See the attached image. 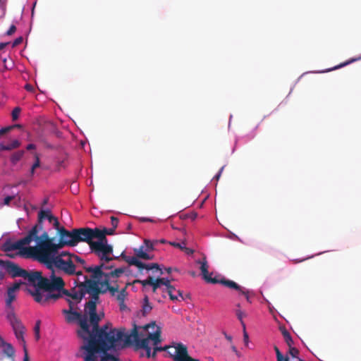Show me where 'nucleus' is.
<instances>
[{
    "mask_svg": "<svg viewBox=\"0 0 361 361\" xmlns=\"http://www.w3.org/2000/svg\"><path fill=\"white\" fill-rule=\"evenodd\" d=\"M89 314V334L83 338L87 342L81 347V349L88 348L92 346L93 348H99L102 352H106L115 348L118 343L123 339L124 333L121 330L112 329L109 330L108 324L99 327V322L102 316L97 312V306L92 301L89 304L87 308Z\"/></svg>",
    "mask_w": 361,
    "mask_h": 361,
    "instance_id": "1",
    "label": "nucleus"
},
{
    "mask_svg": "<svg viewBox=\"0 0 361 361\" xmlns=\"http://www.w3.org/2000/svg\"><path fill=\"white\" fill-rule=\"evenodd\" d=\"M24 280L27 284L33 286V290H30L34 300L42 305L53 303L61 298L62 295L54 293L55 290L63 289L65 283L61 276H57L51 273L49 277L42 276L39 271H26Z\"/></svg>",
    "mask_w": 361,
    "mask_h": 361,
    "instance_id": "2",
    "label": "nucleus"
},
{
    "mask_svg": "<svg viewBox=\"0 0 361 361\" xmlns=\"http://www.w3.org/2000/svg\"><path fill=\"white\" fill-rule=\"evenodd\" d=\"M34 241L37 243L35 246L23 245L21 248H15V250H18L20 256L34 259L47 267L59 250L57 244L54 243V238H50L47 231H43L40 238Z\"/></svg>",
    "mask_w": 361,
    "mask_h": 361,
    "instance_id": "3",
    "label": "nucleus"
},
{
    "mask_svg": "<svg viewBox=\"0 0 361 361\" xmlns=\"http://www.w3.org/2000/svg\"><path fill=\"white\" fill-rule=\"evenodd\" d=\"M83 281L78 282V290L75 288L72 289L70 292L66 289H64V286L63 289L61 290H55L54 291H57V293L61 295V293L71 297L72 299L75 300L76 303L80 302L82 298L85 296L86 293L90 295V300L88 302H94V305L97 306V304L99 302V292L98 287V281H93L91 279H89L87 276H83Z\"/></svg>",
    "mask_w": 361,
    "mask_h": 361,
    "instance_id": "4",
    "label": "nucleus"
},
{
    "mask_svg": "<svg viewBox=\"0 0 361 361\" xmlns=\"http://www.w3.org/2000/svg\"><path fill=\"white\" fill-rule=\"evenodd\" d=\"M91 302H87L85 305L84 313L74 310V303L69 301V309L63 310V313L66 314V320L68 323L77 322L79 329L77 331L78 336L83 339L89 334V314L87 308Z\"/></svg>",
    "mask_w": 361,
    "mask_h": 361,
    "instance_id": "5",
    "label": "nucleus"
},
{
    "mask_svg": "<svg viewBox=\"0 0 361 361\" xmlns=\"http://www.w3.org/2000/svg\"><path fill=\"white\" fill-rule=\"evenodd\" d=\"M144 331H148L149 329H154L156 330L153 332L149 333L147 338L140 339V334L137 331V327L135 324L130 336H127L126 342H130V338H133L135 345L137 348L146 349L149 347V341H152L154 345H157L161 342V329L157 326L154 322H152L148 324L145 325L142 327Z\"/></svg>",
    "mask_w": 361,
    "mask_h": 361,
    "instance_id": "6",
    "label": "nucleus"
},
{
    "mask_svg": "<svg viewBox=\"0 0 361 361\" xmlns=\"http://www.w3.org/2000/svg\"><path fill=\"white\" fill-rule=\"evenodd\" d=\"M43 221V213L38 212L37 222L27 234L24 238L16 242L6 241L3 245L4 250L5 252L14 251L15 248H21L23 245H27L33 242V240L39 239L40 235H39V233L40 231H44Z\"/></svg>",
    "mask_w": 361,
    "mask_h": 361,
    "instance_id": "7",
    "label": "nucleus"
},
{
    "mask_svg": "<svg viewBox=\"0 0 361 361\" xmlns=\"http://www.w3.org/2000/svg\"><path fill=\"white\" fill-rule=\"evenodd\" d=\"M112 267L111 265L107 266L104 262H101L97 266L85 267V269L87 272L92 273V279L102 280V279L104 277V279H108L112 283H117L116 279L125 272L126 269L123 267H120L109 272L104 271V270L111 269Z\"/></svg>",
    "mask_w": 361,
    "mask_h": 361,
    "instance_id": "8",
    "label": "nucleus"
},
{
    "mask_svg": "<svg viewBox=\"0 0 361 361\" xmlns=\"http://www.w3.org/2000/svg\"><path fill=\"white\" fill-rule=\"evenodd\" d=\"M76 267L77 265L72 264L71 253L62 252L54 257L51 264L47 268L51 271V273L54 274V269H56L68 276H73L76 273Z\"/></svg>",
    "mask_w": 361,
    "mask_h": 361,
    "instance_id": "9",
    "label": "nucleus"
},
{
    "mask_svg": "<svg viewBox=\"0 0 361 361\" xmlns=\"http://www.w3.org/2000/svg\"><path fill=\"white\" fill-rule=\"evenodd\" d=\"M97 240L90 244V249L101 260V262H109L114 259L109 255L113 253V247L108 245L107 238L101 233Z\"/></svg>",
    "mask_w": 361,
    "mask_h": 361,
    "instance_id": "10",
    "label": "nucleus"
},
{
    "mask_svg": "<svg viewBox=\"0 0 361 361\" xmlns=\"http://www.w3.org/2000/svg\"><path fill=\"white\" fill-rule=\"evenodd\" d=\"M7 319L11 325L16 338L18 341H21L23 343L24 357L23 361H30L27 349L24 339L25 326L22 324L21 321L12 312H11L7 317Z\"/></svg>",
    "mask_w": 361,
    "mask_h": 361,
    "instance_id": "11",
    "label": "nucleus"
},
{
    "mask_svg": "<svg viewBox=\"0 0 361 361\" xmlns=\"http://www.w3.org/2000/svg\"><path fill=\"white\" fill-rule=\"evenodd\" d=\"M166 352L173 361H200L189 355L188 348L181 343H177L173 346H166Z\"/></svg>",
    "mask_w": 361,
    "mask_h": 361,
    "instance_id": "12",
    "label": "nucleus"
},
{
    "mask_svg": "<svg viewBox=\"0 0 361 361\" xmlns=\"http://www.w3.org/2000/svg\"><path fill=\"white\" fill-rule=\"evenodd\" d=\"M76 245L79 242H86L90 246V244L94 243L92 240L97 238L100 233L99 228H91L88 227L75 228Z\"/></svg>",
    "mask_w": 361,
    "mask_h": 361,
    "instance_id": "13",
    "label": "nucleus"
},
{
    "mask_svg": "<svg viewBox=\"0 0 361 361\" xmlns=\"http://www.w3.org/2000/svg\"><path fill=\"white\" fill-rule=\"evenodd\" d=\"M56 230L57 231V233L59 236V242L57 243L58 247L59 249L63 247L65 245L72 247L76 245L75 229L69 231L64 227H61L59 226V228Z\"/></svg>",
    "mask_w": 361,
    "mask_h": 361,
    "instance_id": "14",
    "label": "nucleus"
},
{
    "mask_svg": "<svg viewBox=\"0 0 361 361\" xmlns=\"http://www.w3.org/2000/svg\"><path fill=\"white\" fill-rule=\"evenodd\" d=\"M1 262H2L0 263V267H3L12 278H23L24 275L26 274L27 270L21 268L13 262L9 260L4 261L2 259Z\"/></svg>",
    "mask_w": 361,
    "mask_h": 361,
    "instance_id": "15",
    "label": "nucleus"
},
{
    "mask_svg": "<svg viewBox=\"0 0 361 361\" xmlns=\"http://www.w3.org/2000/svg\"><path fill=\"white\" fill-rule=\"evenodd\" d=\"M92 279L93 281H98L99 290H100L99 294L105 293H106V291H109L111 296L116 297V295L118 294V292L120 291L119 286L118 285V283H112L108 279Z\"/></svg>",
    "mask_w": 361,
    "mask_h": 361,
    "instance_id": "16",
    "label": "nucleus"
},
{
    "mask_svg": "<svg viewBox=\"0 0 361 361\" xmlns=\"http://www.w3.org/2000/svg\"><path fill=\"white\" fill-rule=\"evenodd\" d=\"M197 263L200 264V270L202 272V277L207 283L216 284L221 283V281L223 280H227L225 278L218 279L216 277H212V274L209 273V265L205 257H203L202 261H198Z\"/></svg>",
    "mask_w": 361,
    "mask_h": 361,
    "instance_id": "17",
    "label": "nucleus"
},
{
    "mask_svg": "<svg viewBox=\"0 0 361 361\" xmlns=\"http://www.w3.org/2000/svg\"><path fill=\"white\" fill-rule=\"evenodd\" d=\"M221 284H222L223 286H224L228 288L236 290L238 292L239 295H244L246 300L248 302L251 303V300H250V296H249L250 291L248 290H246L245 288L241 287L238 283H236L235 281L229 280V279L228 280H223L221 281Z\"/></svg>",
    "mask_w": 361,
    "mask_h": 361,
    "instance_id": "18",
    "label": "nucleus"
},
{
    "mask_svg": "<svg viewBox=\"0 0 361 361\" xmlns=\"http://www.w3.org/2000/svg\"><path fill=\"white\" fill-rule=\"evenodd\" d=\"M84 350L86 352V354L84 356V361H97L98 356L97 355V353L102 352L99 348H93L92 345L89 346L88 348H85Z\"/></svg>",
    "mask_w": 361,
    "mask_h": 361,
    "instance_id": "19",
    "label": "nucleus"
},
{
    "mask_svg": "<svg viewBox=\"0 0 361 361\" xmlns=\"http://www.w3.org/2000/svg\"><path fill=\"white\" fill-rule=\"evenodd\" d=\"M166 292L169 295V298L171 300H178V297H180L182 300H184V297L183 295V292L180 290H176L173 286L170 284L166 288Z\"/></svg>",
    "mask_w": 361,
    "mask_h": 361,
    "instance_id": "20",
    "label": "nucleus"
},
{
    "mask_svg": "<svg viewBox=\"0 0 361 361\" xmlns=\"http://www.w3.org/2000/svg\"><path fill=\"white\" fill-rule=\"evenodd\" d=\"M39 212L43 213L44 220L47 219L50 224H52L55 229L60 226L59 221L56 217L52 215L50 210L41 209Z\"/></svg>",
    "mask_w": 361,
    "mask_h": 361,
    "instance_id": "21",
    "label": "nucleus"
},
{
    "mask_svg": "<svg viewBox=\"0 0 361 361\" xmlns=\"http://www.w3.org/2000/svg\"><path fill=\"white\" fill-rule=\"evenodd\" d=\"M39 212L43 213L44 220L47 219L50 224H52L55 229L60 226L59 221L56 217L52 215L50 210L41 209Z\"/></svg>",
    "mask_w": 361,
    "mask_h": 361,
    "instance_id": "22",
    "label": "nucleus"
},
{
    "mask_svg": "<svg viewBox=\"0 0 361 361\" xmlns=\"http://www.w3.org/2000/svg\"><path fill=\"white\" fill-rule=\"evenodd\" d=\"M39 212L43 213L44 220L47 219L50 224H52L55 229L60 226L59 221L56 217L52 215L50 210L41 209Z\"/></svg>",
    "mask_w": 361,
    "mask_h": 361,
    "instance_id": "23",
    "label": "nucleus"
},
{
    "mask_svg": "<svg viewBox=\"0 0 361 361\" xmlns=\"http://www.w3.org/2000/svg\"><path fill=\"white\" fill-rule=\"evenodd\" d=\"M143 269H146L147 271L151 270L152 271V274L154 275L159 274V276H161L164 274L162 269L160 268L159 265L157 263H144L143 267L139 268V271H141Z\"/></svg>",
    "mask_w": 361,
    "mask_h": 361,
    "instance_id": "24",
    "label": "nucleus"
},
{
    "mask_svg": "<svg viewBox=\"0 0 361 361\" xmlns=\"http://www.w3.org/2000/svg\"><path fill=\"white\" fill-rule=\"evenodd\" d=\"M16 300V293L13 292L11 290H7V298L6 299V307L8 308V311L7 312L6 317H8V314L12 312L16 316V314L14 313L13 307H12V302Z\"/></svg>",
    "mask_w": 361,
    "mask_h": 361,
    "instance_id": "25",
    "label": "nucleus"
},
{
    "mask_svg": "<svg viewBox=\"0 0 361 361\" xmlns=\"http://www.w3.org/2000/svg\"><path fill=\"white\" fill-rule=\"evenodd\" d=\"M126 295H127L126 287L120 290V291L118 292V294L116 295V300L119 302V307L121 310H123L126 308V306L125 305V300H126Z\"/></svg>",
    "mask_w": 361,
    "mask_h": 361,
    "instance_id": "26",
    "label": "nucleus"
},
{
    "mask_svg": "<svg viewBox=\"0 0 361 361\" xmlns=\"http://www.w3.org/2000/svg\"><path fill=\"white\" fill-rule=\"evenodd\" d=\"M20 146V142L18 140H13L11 143L7 145H4L3 143L0 144V150L2 151H10L16 149Z\"/></svg>",
    "mask_w": 361,
    "mask_h": 361,
    "instance_id": "27",
    "label": "nucleus"
},
{
    "mask_svg": "<svg viewBox=\"0 0 361 361\" xmlns=\"http://www.w3.org/2000/svg\"><path fill=\"white\" fill-rule=\"evenodd\" d=\"M24 150H18L13 153L10 157V161L13 165H16L24 156Z\"/></svg>",
    "mask_w": 361,
    "mask_h": 361,
    "instance_id": "28",
    "label": "nucleus"
},
{
    "mask_svg": "<svg viewBox=\"0 0 361 361\" xmlns=\"http://www.w3.org/2000/svg\"><path fill=\"white\" fill-rule=\"evenodd\" d=\"M144 245H142L140 247L138 250H135L136 257L139 259H152L153 258L152 256L147 254L145 251H144Z\"/></svg>",
    "mask_w": 361,
    "mask_h": 361,
    "instance_id": "29",
    "label": "nucleus"
},
{
    "mask_svg": "<svg viewBox=\"0 0 361 361\" xmlns=\"http://www.w3.org/2000/svg\"><path fill=\"white\" fill-rule=\"evenodd\" d=\"M125 260L128 263L129 265H133L137 267L138 269L142 267L144 263L139 260V259L136 257H126Z\"/></svg>",
    "mask_w": 361,
    "mask_h": 361,
    "instance_id": "30",
    "label": "nucleus"
},
{
    "mask_svg": "<svg viewBox=\"0 0 361 361\" xmlns=\"http://www.w3.org/2000/svg\"><path fill=\"white\" fill-rule=\"evenodd\" d=\"M152 309V305L149 303L147 295H145L143 300L142 312L143 315L147 314Z\"/></svg>",
    "mask_w": 361,
    "mask_h": 361,
    "instance_id": "31",
    "label": "nucleus"
},
{
    "mask_svg": "<svg viewBox=\"0 0 361 361\" xmlns=\"http://www.w3.org/2000/svg\"><path fill=\"white\" fill-rule=\"evenodd\" d=\"M71 258L73 264L76 265L77 264H80L82 265L83 269L85 270V267H87L85 266V261L83 259H82L81 257H80L79 256H78L75 254H71Z\"/></svg>",
    "mask_w": 361,
    "mask_h": 361,
    "instance_id": "32",
    "label": "nucleus"
},
{
    "mask_svg": "<svg viewBox=\"0 0 361 361\" xmlns=\"http://www.w3.org/2000/svg\"><path fill=\"white\" fill-rule=\"evenodd\" d=\"M235 315H236L237 318L240 322V324L242 325V327H243V330L245 331V324L243 322V317H246L245 312L242 311L240 309H236L235 310Z\"/></svg>",
    "mask_w": 361,
    "mask_h": 361,
    "instance_id": "33",
    "label": "nucleus"
},
{
    "mask_svg": "<svg viewBox=\"0 0 361 361\" xmlns=\"http://www.w3.org/2000/svg\"><path fill=\"white\" fill-rule=\"evenodd\" d=\"M157 243H158V240H152H152L145 239L144 240V244H145L144 247H145L146 251L154 250V245Z\"/></svg>",
    "mask_w": 361,
    "mask_h": 361,
    "instance_id": "34",
    "label": "nucleus"
},
{
    "mask_svg": "<svg viewBox=\"0 0 361 361\" xmlns=\"http://www.w3.org/2000/svg\"><path fill=\"white\" fill-rule=\"evenodd\" d=\"M102 353L104 354V355L101 357L100 361H118L119 360L118 358H117L114 355L107 353V351L105 353L104 352H102Z\"/></svg>",
    "mask_w": 361,
    "mask_h": 361,
    "instance_id": "35",
    "label": "nucleus"
},
{
    "mask_svg": "<svg viewBox=\"0 0 361 361\" xmlns=\"http://www.w3.org/2000/svg\"><path fill=\"white\" fill-rule=\"evenodd\" d=\"M282 334L283 336L284 340L286 343V344L288 345V347H290L293 344V341L292 339V337L289 332H288L286 330H284L282 332Z\"/></svg>",
    "mask_w": 361,
    "mask_h": 361,
    "instance_id": "36",
    "label": "nucleus"
},
{
    "mask_svg": "<svg viewBox=\"0 0 361 361\" xmlns=\"http://www.w3.org/2000/svg\"><path fill=\"white\" fill-rule=\"evenodd\" d=\"M35 161L32 164V166L30 169V175L31 176L34 175L35 169L39 167V166H40V160H39V157L37 154H35Z\"/></svg>",
    "mask_w": 361,
    "mask_h": 361,
    "instance_id": "37",
    "label": "nucleus"
},
{
    "mask_svg": "<svg viewBox=\"0 0 361 361\" xmlns=\"http://www.w3.org/2000/svg\"><path fill=\"white\" fill-rule=\"evenodd\" d=\"M156 279L158 280L159 284L165 286L166 288L171 284V280L169 278H161L159 274H157Z\"/></svg>",
    "mask_w": 361,
    "mask_h": 361,
    "instance_id": "38",
    "label": "nucleus"
},
{
    "mask_svg": "<svg viewBox=\"0 0 361 361\" xmlns=\"http://www.w3.org/2000/svg\"><path fill=\"white\" fill-rule=\"evenodd\" d=\"M149 286L152 288V292L155 293L157 290L160 288V284L157 279H155V276H152V283H149Z\"/></svg>",
    "mask_w": 361,
    "mask_h": 361,
    "instance_id": "39",
    "label": "nucleus"
},
{
    "mask_svg": "<svg viewBox=\"0 0 361 361\" xmlns=\"http://www.w3.org/2000/svg\"><path fill=\"white\" fill-rule=\"evenodd\" d=\"M153 276H149L145 280H137L136 282L141 284L143 287H146L147 286H149V283H152V279Z\"/></svg>",
    "mask_w": 361,
    "mask_h": 361,
    "instance_id": "40",
    "label": "nucleus"
},
{
    "mask_svg": "<svg viewBox=\"0 0 361 361\" xmlns=\"http://www.w3.org/2000/svg\"><path fill=\"white\" fill-rule=\"evenodd\" d=\"M16 127H20V125L16 124V125L2 128L1 129H0V136L10 132L13 128H14Z\"/></svg>",
    "mask_w": 361,
    "mask_h": 361,
    "instance_id": "41",
    "label": "nucleus"
},
{
    "mask_svg": "<svg viewBox=\"0 0 361 361\" xmlns=\"http://www.w3.org/2000/svg\"><path fill=\"white\" fill-rule=\"evenodd\" d=\"M99 232L100 234L103 233L104 235L106 236V235H113L115 232V229L113 228L109 229L104 228L103 230L99 228Z\"/></svg>",
    "mask_w": 361,
    "mask_h": 361,
    "instance_id": "42",
    "label": "nucleus"
},
{
    "mask_svg": "<svg viewBox=\"0 0 361 361\" xmlns=\"http://www.w3.org/2000/svg\"><path fill=\"white\" fill-rule=\"evenodd\" d=\"M274 350L276 352L277 361H284L286 357L283 356L277 346H274Z\"/></svg>",
    "mask_w": 361,
    "mask_h": 361,
    "instance_id": "43",
    "label": "nucleus"
},
{
    "mask_svg": "<svg viewBox=\"0 0 361 361\" xmlns=\"http://www.w3.org/2000/svg\"><path fill=\"white\" fill-rule=\"evenodd\" d=\"M20 108L19 107H16L14 108V109L12 111V118L13 120L16 121L18 118V116H19V114L20 113Z\"/></svg>",
    "mask_w": 361,
    "mask_h": 361,
    "instance_id": "44",
    "label": "nucleus"
},
{
    "mask_svg": "<svg viewBox=\"0 0 361 361\" xmlns=\"http://www.w3.org/2000/svg\"><path fill=\"white\" fill-rule=\"evenodd\" d=\"M289 353L293 357H298V355L299 354V351L296 348L289 347Z\"/></svg>",
    "mask_w": 361,
    "mask_h": 361,
    "instance_id": "45",
    "label": "nucleus"
},
{
    "mask_svg": "<svg viewBox=\"0 0 361 361\" xmlns=\"http://www.w3.org/2000/svg\"><path fill=\"white\" fill-rule=\"evenodd\" d=\"M111 221L112 228L116 229L118 224V219L116 217L111 216Z\"/></svg>",
    "mask_w": 361,
    "mask_h": 361,
    "instance_id": "46",
    "label": "nucleus"
},
{
    "mask_svg": "<svg viewBox=\"0 0 361 361\" xmlns=\"http://www.w3.org/2000/svg\"><path fill=\"white\" fill-rule=\"evenodd\" d=\"M20 283H15L13 284L12 286L9 287L8 290H13V293H16V291L18 290L20 288Z\"/></svg>",
    "mask_w": 361,
    "mask_h": 361,
    "instance_id": "47",
    "label": "nucleus"
},
{
    "mask_svg": "<svg viewBox=\"0 0 361 361\" xmlns=\"http://www.w3.org/2000/svg\"><path fill=\"white\" fill-rule=\"evenodd\" d=\"M167 347H154V352L152 353V357H154L156 355V353L157 351H165L166 350Z\"/></svg>",
    "mask_w": 361,
    "mask_h": 361,
    "instance_id": "48",
    "label": "nucleus"
},
{
    "mask_svg": "<svg viewBox=\"0 0 361 361\" xmlns=\"http://www.w3.org/2000/svg\"><path fill=\"white\" fill-rule=\"evenodd\" d=\"M16 30V27L14 25H11L8 31L6 32L7 35H13Z\"/></svg>",
    "mask_w": 361,
    "mask_h": 361,
    "instance_id": "49",
    "label": "nucleus"
},
{
    "mask_svg": "<svg viewBox=\"0 0 361 361\" xmlns=\"http://www.w3.org/2000/svg\"><path fill=\"white\" fill-rule=\"evenodd\" d=\"M40 324L41 322L40 320H37L35 323V327H34V332L35 333H39L40 331Z\"/></svg>",
    "mask_w": 361,
    "mask_h": 361,
    "instance_id": "50",
    "label": "nucleus"
},
{
    "mask_svg": "<svg viewBox=\"0 0 361 361\" xmlns=\"http://www.w3.org/2000/svg\"><path fill=\"white\" fill-rule=\"evenodd\" d=\"M23 42V37H19L18 38H16L13 42V47H16L18 45H19L20 44H21Z\"/></svg>",
    "mask_w": 361,
    "mask_h": 361,
    "instance_id": "51",
    "label": "nucleus"
},
{
    "mask_svg": "<svg viewBox=\"0 0 361 361\" xmlns=\"http://www.w3.org/2000/svg\"><path fill=\"white\" fill-rule=\"evenodd\" d=\"M169 244L176 247H178L181 250H184V247L181 243H176V242H169Z\"/></svg>",
    "mask_w": 361,
    "mask_h": 361,
    "instance_id": "52",
    "label": "nucleus"
},
{
    "mask_svg": "<svg viewBox=\"0 0 361 361\" xmlns=\"http://www.w3.org/2000/svg\"><path fill=\"white\" fill-rule=\"evenodd\" d=\"M13 199V196H7L4 200V204H8Z\"/></svg>",
    "mask_w": 361,
    "mask_h": 361,
    "instance_id": "53",
    "label": "nucleus"
},
{
    "mask_svg": "<svg viewBox=\"0 0 361 361\" xmlns=\"http://www.w3.org/2000/svg\"><path fill=\"white\" fill-rule=\"evenodd\" d=\"M25 88L26 90H27L29 92H33L34 91V87L30 84H26L25 86Z\"/></svg>",
    "mask_w": 361,
    "mask_h": 361,
    "instance_id": "54",
    "label": "nucleus"
},
{
    "mask_svg": "<svg viewBox=\"0 0 361 361\" xmlns=\"http://www.w3.org/2000/svg\"><path fill=\"white\" fill-rule=\"evenodd\" d=\"M243 332H244V334H243L244 341H245V343L246 344H247V343H248V339H249V338H248V334H247V333L246 332V331H245H245L243 330Z\"/></svg>",
    "mask_w": 361,
    "mask_h": 361,
    "instance_id": "55",
    "label": "nucleus"
},
{
    "mask_svg": "<svg viewBox=\"0 0 361 361\" xmlns=\"http://www.w3.org/2000/svg\"><path fill=\"white\" fill-rule=\"evenodd\" d=\"M35 148H36V146L34 144H29L26 147L27 150L35 149Z\"/></svg>",
    "mask_w": 361,
    "mask_h": 361,
    "instance_id": "56",
    "label": "nucleus"
},
{
    "mask_svg": "<svg viewBox=\"0 0 361 361\" xmlns=\"http://www.w3.org/2000/svg\"><path fill=\"white\" fill-rule=\"evenodd\" d=\"M8 44V42H0V50L4 49Z\"/></svg>",
    "mask_w": 361,
    "mask_h": 361,
    "instance_id": "57",
    "label": "nucleus"
},
{
    "mask_svg": "<svg viewBox=\"0 0 361 361\" xmlns=\"http://www.w3.org/2000/svg\"><path fill=\"white\" fill-rule=\"evenodd\" d=\"M355 61V59H352V60H351V61H348V62H345V63H344L341 64L340 66H338L336 67L335 68H340V67H343V66H345V65H347V64L350 63V62H352V61Z\"/></svg>",
    "mask_w": 361,
    "mask_h": 361,
    "instance_id": "58",
    "label": "nucleus"
},
{
    "mask_svg": "<svg viewBox=\"0 0 361 361\" xmlns=\"http://www.w3.org/2000/svg\"><path fill=\"white\" fill-rule=\"evenodd\" d=\"M224 169V167H222L220 171H219V173L214 176V178L216 179V180H219V178H220L221 176V171H223Z\"/></svg>",
    "mask_w": 361,
    "mask_h": 361,
    "instance_id": "59",
    "label": "nucleus"
},
{
    "mask_svg": "<svg viewBox=\"0 0 361 361\" xmlns=\"http://www.w3.org/2000/svg\"><path fill=\"white\" fill-rule=\"evenodd\" d=\"M146 350V353H147V356L148 357H149L150 356H152V355H151V348H146L145 349Z\"/></svg>",
    "mask_w": 361,
    "mask_h": 361,
    "instance_id": "60",
    "label": "nucleus"
},
{
    "mask_svg": "<svg viewBox=\"0 0 361 361\" xmlns=\"http://www.w3.org/2000/svg\"><path fill=\"white\" fill-rule=\"evenodd\" d=\"M35 337L37 341H38L40 338V334L39 333H35Z\"/></svg>",
    "mask_w": 361,
    "mask_h": 361,
    "instance_id": "61",
    "label": "nucleus"
},
{
    "mask_svg": "<svg viewBox=\"0 0 361 361\" xmlns=\"http://www.w3.org/2000/svg\"><path fill=\"white\" fill-rule=\"evenodd\" d=\"M184 250H185V251H186V252H187L188 254H192V253L193 252V251H192V250H190V249H189V248H187V247H184Z\"/></svg>",
    "mask_w": 361,
    "mask_h": 361,
    "instance_id": "62",
    "label": "nucleus"
},
{
    "mask_svg": "<svg viewBox=\"0 0 361 361\" xmlns=\"http://www.w3.org/2000/svg\"><path fill=\"white\" fill-rule=\"evenodd\" d=\"M74 275L82 276V277L84 276V275L82 274V272L81 271H76V273Z\"/></svg>",
    "mask_w": 361,
    "mask_h": 361,
    "instance_id": "63",
    "label": "nucleus"
},
{
    "mask_svg": "<svg viewBox=\"0 0 361 361\" xmlns=\"http://www.w3.org/2000/svg\"><path fill=\"white\" fill-rule=\"evenodd\" d=\"M226 336V338L228 341H232V337L231 336H228L227 334L225 335Z\"/></svg>",
    "mask_w": 361,
    "mask_h": 361,
    "instance_id": "64",
    "label": "nucleus"
}]
</instances>
